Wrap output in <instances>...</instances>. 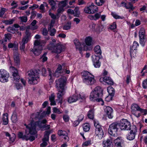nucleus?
<instances>
[{
  "label": "nucleus",
  "instance_id": "nucleus-1",
  "mask_svg": "<svg viewBox=\"0 0 147 147\" xmlns=\"http://www.w3.org/2000/svg\"><path fill=\"white\" fill-rule=\"evenodd\" d=\"M103 95L102 90L99 86L96 87L93 91L90 94V99L91 101H96L98 102H101V104L103 105L104 102L101 98Z\"/></svg>",
  "mask_w": 147,
  "mask_h": 147
},
{
  "label": "nucleus",
  "instance_id": "nucleus-2",
  "mask_svg": "<svg viewBox=\"0 0 147 147\" xmlns=\"http://www.w3.org/2000/svg\"><path fill=\"white\" fill-rule=\"evenodd\" d=\"M39 71L36 70H30L28 71L26 75L29 79V83L33 85L37 84L39 78Z\"/></svg>",
  "mask_w": 147,
  "mask_h": 147
},
{
  "label": "nucleus",
  "instance_id": "nucleus-3",
  "mask_svg": "<svg viewBox=\"0 0 147 147\" xmlns=\"http://www.w3.org/2000/svg\"><path fill=\"white\" fill-rule=\"evenodd\" d=\"M83 82L87 85H91L94 84L96 80L94 76L87 71H84L81 73Z\"/></svg>",
  "mask_w": 147,
  "mask_h": 147
},
{
  "label": "nucleus",
  "instance_id": "nucleus-4",
  "mask_svg": "<svg viewBox=\"0 0 147 147\" xmlns=\"http://www.w3.org/2000/svg\"><path fill=\"white\" fill-rule=\"evenodd\" d=\"M42 123L39 121L35 122L34 123H30L28 125L24 124L26 128L28 130L30 134H35L37 133L36 128L37 127L42 128L43 125Z\"/></svg>",
  "mask_w": 147,
  "mask_h": 147
},
{
  "label": "nucleus",
  "instance_id": "nucleus-5",
  "mask_svg": "<svg viewBox=\"0 0 147 147\" xmlns=\"http://www.w3.org/2000/svg\"><path fill=\"white\" fill-rule=\"evenodd\" d=\"M50 110L51 107H48L47 109V111H44L42 114V115H40V113L38 112H37L36 113L32 114L30 116V118L32 119V120L30 123H32V122L34 123V120L40 119H42L44 115H49L51 112Z\"/></svg>",
  "mask_w": 147,
  "mask_h": 147
},
{
  "label": "nucleus",
  "instance_id": "nucleus-6",
  "mask_svg": "<svg viewBox=\"0 0 147 147\" xmlns=\"http://www.w3.org/2000/svg\"><path fill=\"white\" fill-rule=\"evenodd\" d=\"M63 47V46L60 43L55 45H54L53 43H50L48 46V48L49 50H52L53 52L58 54L60 53L62 51Z\"/></svg>",
  "mask_w": 147,
  "mask_h": 147
},
{
  "label": "nucleus",
  "instance_id": "nucleus-7",
  "mask_svg": "<svg viewBox=\"0 0 147 147\" xmlns=\"http://www.w3.org/2000/svg\"><path fill=\"white\" fill-rule=\"evenodd\" d=\"M118 126H119L118 124L116 122L113 123L109 125L108 129V132L111 136L112 138L117 136V132L118 130Z\"/></svg>",
  "mask_w": 147,
  "mask_h": 147
},
{
  "label": "nucleus",
  "instance_id": "nucleus-8",
  "mask_svg": "<svg viewBox=\"0 0 147 147\" xmlns=\"http://www.w3.org/2000/svg\"><path fill=\"white\" fill-rule=\"evenodd\" d=\"M67 79L65 76H61L55 80V86L57 89H65V87L66 84Z\"/></svg>",
  "mask_w": 147,
  "mask_h": 147
},
{
  "label": "nucleus",
  "instance_id": "nucleus-9",
  "mask_svg": "<svg viewBox=\"0 0 147 147\" xmlns=\"http://www.w3.org/2000/svg\"><path fill=\"white\" fill-rule=\"evenodd\" d=\"M119 126L121 130H129L131 129V123L126 119H123L121 120Z\"/></svg>",
  "mask_w": 147,
  "mask_h": 147
},
{
  "label": "nucleus",
  "instance_id": "nucleus-10",
  "mask_svg": "<svg viewBox=\"0 0 147 147\" xmlns=\"http://www.w3.org/2000/svg\"><path fill=\"white\" fill-rule=\"evenodd\" d=\"M94 124L95 127V135L98 138L101 139L103 137L104 134L103 130L98 122L94 121Z\"/></svg>",
  "mask_w": 147,
  "mask_h": 147
},
{
  "label": "nucleus",
  "instance_id": "nucleus-11",
  "mask_svg": "<svg viewBox=\"0 0 147 147\" xmlns=\"http://www.w3.org/2000/svg\"><path fill=\"white\" fill-rule=\"evenodd\" d=\"M9 77V74L6 70L1 69L0 70V81L2 82H7Z\"/></svg>",
  "mask_w": 147,
  "mask_h": 147
},
{
  "label": "nucleus",
  "instance_id": "nucleus-12",
  "mask_svg": "<svg viewBox=\"0 0 147 147\" xmlns=\"http://www.w3.org/2000/svg\"><path fill=\"white\" fill-rule=\"evenodd\" d=\"M10 70L12 76L14 80L16 82L19 81L20 79V76L18 73V70L13 67H10Z\"/></svg>",
  "mask_w": 147,
  "mask_h": 147
},
{
  "label": "nucleus",
  "instance_id": "nucleus-13",
  "mask_svg": "<svg viewBox=\"0 0 147 147\" xmlns=\"http://www.w3.org/2000/svg\"><path fill=\"white\" fill-rule=\"evenodd\" d=\"M140 108L138 105L136 104H134L131 106V112L133 115L138 118L141 115L140 113L138 112Z\"/></svg>",
  "mask_w": 147,
  "mask_h": 147
},
{
  "label": "nucleus",
  "instance_id": "nucleus-14",
  "mask_svg": "<svg viewBox=\"0 0 147 147\" xmlns=\"http://www.w3.org/2000/svg\"><path fill=\"white\" fill-rule=\"evenodd\" d=\"M130 133L127 136V138L129 140H133L135 137L137 131L136 127L135 125H133L130 129Z\"/></svg>",
  "mask_w": 147,
  "mask_h": 147
},
{
  "label": "nucleus",
  "instance_id": "nucleus-15",
  "mask_svg": "<svg viewBox=\"0 0 147 147\" xmlns=\"http://www.w3.org/2000/svg\"><path fill=\"white\" fill-rule=\"evenodd\" d=\"M34 47L33 49H30L31 51H32L36 56H38L40 55L42 49V47L40 46H38L34 44Z\"/></svg>",
  "mask_w": 147,
  "mask_h": 147
},
{
  "label": "nucleus",
  "instance_id": "nucleus-16",
  "mask_svg": "<svg viewBox=\"0 0 147 147\" xmlns=\"http://www.w3.org/2000/svg\"><path fill=\"white\" fill-rule=\"evenodd\" d=\"M92 61L93 65L96 68H99L100 66V62L99 61L100 59V56L93 55L92 56Z\"/></svg>",
  "mask_w": 147,
  "mask_h": 147
},
{
  "label": "nucleus",
  "instance_id": "nucleus-17",
  "mask_svg": "<svg viewBox=\"0 0 147 147\" xmlns=\"http://www.w3.org/2000/svg\"><path fill=\"white\" fill-rule=\"evenodd\" d=\"M111 138L112 140H114L115 147H122V145L124 142L123 140L120 139L119 138H117L116 139L111 137Z\"/></svg>",
  "mask_w": 147,
  "mask_h": 147
},
{
  "label": "nucleus",
  "instance_id": "nucleus-18",
  "mask_svg": "<svg viewBox=\"0 0 147 147\" xmlns=\"http://www.w3.org/2000/svg\"><path fill=\"white\" fill-rule=\"evenodd\" d=\"M58 92L57 93V97L58 99L57 100H59V102L61 103L63 99V96L65 93V89H58Z\"/></svg>",
  "mask_w": 147,
  "mask_h": 147
},
{
  "label": "nucleus",
  "instance_id": "nucleus-19",
  "mask_svg": "<svg viewBox=\"0 0 147 147\" xmlns=\"http://www.w3.org/2000/svg\"><path fill=\"white\" fill-rule=\"evenodd\" d=\"M13 58L15 65L18 66L20 64L19 54L17 51L14 52Z\"/></svg>",
  "mask_w": 147,
  "mask_h": 147
},
{
  "label": "nucleus",
  "instance_id": "nucleus-20",
  "mask_svg": "<svg viewBox=\"0 0 147 147\" xmlns=\"http://www.w3.org/2000/svg\"><path fill=\"white\" fill-rule=\"evenodd\" d=\"M105 111L109 118L111 119L113 117V110L111 107L109 106L107 107L105 109Z\"/></svg>",
  "mask_w": 147,
  "mask_h": 147
},
{
  "label": "nucleus",
  "instance_id": "nucleus-21",
  "mask_svg": "<svg viewBox=\"0 0 147 147\" xmlns=\"http://www.w3.org/2000/svg\"><path fill=\"white\" fill-rule=\"evenodd\" d=\"M100 81L101 82L103 81L109 85H112L113 84L112 79L109 77L105 76L103 78H101L100 79Z\"/></svg>",
  "mask_w": 147,
  "mask_h": 147
},
{
  "label": "nucleus",
  "instance_id": "nucleus-22",
  "mask_svg": "<svg viewBox=\"0 0 147 147\" xmlns=\"http://www.w3.org/2000/svg\"><path fill=\"white\" fill-rule=\"evenodd\" d=\"M74 42L77 50H79L80 51V54H82V47L81 44L79 42V40L77 39H75L74 40Z\"/></svg>",
  "mask_w": 147,
  "mask_h": 147
},
{
  "label": "nucleus",
  "instance_id": "nucleus-23",
  "mask_svg": "<svg viewBox=\"0 0 147 147\" xmlns=\"http://www.w3.org/2000/svg\"><path fill=\"white\" fill-rule=\"evenodd\" d=\"M25 34L26 35L22 39L21 42L25 44L28 42L30 38V33L28 30H26Z\"/></svg>",
  "mask_w": 147,
  "mask_h": 147
},
{
  "label": "nucleus",
  "instance_id": "nucleus-24",
  "mask_svg": "<svg viewBox=\"0 0 147 147\" xmlns=\"http://www.w3.org/2000/svg\"><path fill=\"white\" fill-rule=\"evenodd\" d=\"M78 96L77 94H74L69 97L68 98V102L70 103L76 102L78 100Z\"/></svg>",
  "mask_w": 147,
  "mask_h": 147
},
{
  "label": "nucleus",
  "instance_id": "nucleus-25",
  "mask_svg": "<svg viewBox=\"0 0 147 147\" xmlns=\"http://www.w3.org/2000/svg\"><path fill=\"white\" fill-rule=\"evenodd\" d=\"M102 146L103 147H113V144L111 141L107 139L103 142Z\"/></svg>",
  "mask_w": 147,
  "mask_h": 147
},
{
  "label": "nucleus",
  "instance_id": "nucleus-26",
  "mask_svg": "<svg viewBox=\"0 0 147 147\" xmlns=\"http://www.w3.org/2000/svg\"><path fill=\"white\" fill-rule=\"evenodd\" d=\"M100 13H97L94 15H90L88 16V18L91 20H96L100 18Z\"/></svg>",
  "mask_w": 147,
  "mask_h": 147
},
{
  "label": "nucleus",
  "instance_id": "nucleus-27",
  "mask_svg": "<svg viewBox=\"0 0 147 147\" xmlns=\"http://www.w3.org/2000/svg\"><path fill=\"white\" fill-rule=\"evenodd\" d=\"M90 12L91 13H93L98 11V7L94 5L93 3H92L90 5Z\"/></svg>",
  "mask_w": 147,
  "mask_h": 147
},
{
  "label": "nucleus",
  "instance_id": "nucleus-28",
  "mask_svg": "<svg viewBox=\"0 0 147 147\" xmlns=\"http://www.w3.org/2000/svg\"><path fill=\"white\" fill-rule=\"evenodd\" d=\"M28 131V130L27 129H27L26 130V134L23 135V133L21 132H19L18 133V137L19 138H22V139L23 140H26V139L27 138L26 136L27 135V132Z\"/></svg>",
  "mask_w": 147,
  "mask_h": 147
},
{
  "label": "nucleus",
  "instance_id": "nucleus-29",
  "mask_svg": "<svg viewBox=\"0 0 147 147\" xmlns=\"http://www.w3.org/2000/svg\"><path fill=\"white\" fill-rule=\"evenodd\" d=\"M46 42L44 40H35L34 42V44L38 45V46H40L42 47L43 44H45Z\"/></svg>",
  "mask_w": 147,
  "mask_h": 147
},
{
  "label": "nucleus",
  "instance_id": "nucleus-30",
  "mask_svg": "<svg viewBox=\"0 0 147 147\" xmlns=\"http://www.w3.org/2000/svg\"><path fill=\"white\" fill-rule=\"evenodd\" d=\"M107 90L109 94L111 96L113 97L115 94V90L111 86H109L107 88Z\"/></svg>",
  "mask_w": 147,
  "mask_h": 147
},
{
  "label": "nucleus",
  "instance_id": "nucleus-31",
  "mask_svg": "<svg viewBox=\"0 0 147 147\" xmlns=\"http://www.w3.org/2000/svg\"><path fill=\"white\" fill-rule=\"evenodd\" d=\"M51 133L50 131H48L45 132V134L44 138L42 140L46 142L48 141L49 140V135Z\"/></svg>",
  "mask_w": 147,
  "mask_h": 147
},
{
  "label": "nucleus",
  "instance_id": "nucleus-32",
  "mask_svg": "<svg viewBox=\"0 0 147 147\" xmlns=\"http://www.w3.org/2000/svg\"><path fill=\"white\" fill-rule=\"evenodd\" d=\"M52 27H48V29L50 35L51 36H54L56 32V30L54 28H52Z\"/></svg>",
  "mask_w": 147,
  "mask_h": 147
},
{
  "label": "nucleus",
  "instance_id": "nucleus-33",
  "mask_svg": "<svg viewBox=\"0 0 147 147\" xmlns=\"http://www.w3.org/2000/svg\"><path fill=\"white\" fill-rule=\"evenodd\" d=\"M3 124L7 125L8 123V115L7 113L4 114L2 118Z\"/></svg>",
  "mask_w": 147,
  "mask_h": 147
},
{
  "label": "nucleus",
  "instance_id": "nucleus-34",
  "mask_svg": "<svg viewBox=\"0 0 147 147\" xmlns=\"http://www.w3.org/2000/svg\"><path fill=\"white\" fill-rule=\"evenodd\" d=\"M94 51L96 54L101 55L102 53V51L100 49V47L99 45L95 46L94 49Z\"/></svg>",
  "mask_w": 147,
  "mask_h": 147
},
{
  "label": "nucleus",
  "instance_id": "nucleus-35",
  "mask_svg": "<svg viewBox=\"0 0 147 147\" xmlns=\"http://www.w3.org/2000/svg\"><path fill=\"white\" fill-rule=\"evenodd\" d=\"M78 100H80V102L85 101L86 99V96L84 94L82 93L81 94L78 95Z\"/></svg>",
  "mask_w": 147,
  "mask_h": 147
},
{
  "label": "nucleus",
  "instance_id": "nucleus-36",
  "mask_svg": "<svg viewBox=\"0 0 147 147\" xmlns=\"http://www.w3.org/2000/svg\"><path fill=\"white\" fill-rule=\"evenodd\" d=\"M125 5V6L126 9H130L131 10H133L135 8V7L133 6V5L131 3H128L127 4L122 2L121 3H124Z\"/></svg>",
  "mask_w": 147,
  "mask_h": 147
},
{
  "label": "nucleus",
  "instance_id": "nucleus-37",
  "mask_svg": "<svg viewBox=\"0 0 147 147\" xmlns=\"http://www.w3.org/2000/svg\"><path fill=\"white\" fill-rule=\"evenodd\" d=\"M94 111L93 109L90 110L88 112V116L89 118L93 119L94 118Z\"/></svg>",
  "mask_w": 147,
  "mask_h": 147
},
{
  "label": "nucleus",
  "instance_id": "nucleus-38",
  "mask_svg": "<svg viewBox=\"0 0 147 147\" xmlns=\"http://www.w3.org/2000/svg\"><path fill=\"white\" fill-rule=\"evenodd\" d=\"M49 14L53 19L55 20H58L60 16V15H59L58 13H57L55 15L51 12L49 13Z\"/></svg>",
  "mask_w": 147,
  "mask_h": 147
},
{
  "label": "nucleus",
  "instance_id": "nucleus-39",
  "mask_svg": "<svg viewBox=\"0 0 147 147\" xmlns=\"http://www.w3.org/2000/svg\"><path fill=\"white\" fill-rule=\"evenodd\" d=\"M92 40V38L90 36H88L86 38L85 42L86 45L90 46L91 45Z\"/></svg>",
  "mask_w": 147,
  "mask_h": 147
},
{
  "label": "nucleus",
  "instance_id": "nucleus-40",
  "mask_svg": "<svg viewBox=\"0 0 147 147\" xmlns=\"http://www.w3.org/2000/svg\"><path fill=\"white\" fill-rule=\"evenodd\" d=\"M71 27V23L70 22H68L63 27V30H69Z\"/></svg>",
  "mask_w": 147,
  "mask_h": 147
},
{
  "label": "nucleus",
  "instance_id": "nucleus-41",
  "mask_svg": "<svg viewBox=\"0 0 147 147\" xmlns=\"http://www.w3.org/2000/svg\"><path fill=\"white\" fill-rule=\"evenodd\" d=\"M14 21V20L13 19H9V20H4L2 22L3 23L5 24L10 25L12 24Z\"/></svg>",
  "mask_w": 147,
  "mask_h": 147
},
{
  "label": "nucleus",
  "instance_id": "nucleus-42",
  "mask_svg": "<svg viewBox=\"0 0 147 147\" xmlns=\"http://www.w3.org/2000/svg\"><path fill=\"white\" fill-rule=\"evenodd\" d=\"M62 68V66L60 65L58 66V68L57 69L56 71L55 72V76L57 77H58L59 76H58V75L59 74H60V71L61 70Z\"/></svg>",
  "mask_w": 147,
  "mask_h": 147
},
{
  "label": "nucleus",
  "instance_id": "nucleus-43",
  "mask_svg": "<svg viewBox=\"0 0 147 147\" xmlns=\"http://www.w3.org/2000/svg\"><path fill=\"white\" fill-rule=\"evenodd\" d=\"M30 134L29 132L27 134L26 136V138L27 139H26V140L27 141L28 140H29L31 141H33L35 139V137L33 136H31L30 135ZM31 135L32 134H31Z\"/></svg>",
  "mask_w": 147,
  "mask_h": 147
},
{
  "label": "nucleus",
  "instance_id": "nucleus-44",
  "mask_svg": "<svg viewBox=\"0 0 147 147\" xmlns=\"http://www.w3.org/2000/svg\"><path fill=\"white\" fill-rule=\"evenodd\" d=\"M7 30L13 34L15 33L16 31V29L13 27L9 26L7 29Z\"/></svg>",
  "mask_w": 147,
  "mask_h": 147
},
{
  "label": "nucleus",
  "instance_id": "nucleus-45",
  "mask_svg": "<svg viewBox=\"0 0 147 147\" xmlns=\"http://www.w3.org/2000/svg\"><path fill=\"white\" fill-rule=\"evenodd\" d=\"M105 0H95L96 4L99 6L103 5L105 2Z\"/></svg>",
  "mask_w": 147,
  "mask_h": 147
},
{
  "label": "nucleus",
  "instance_id": "nucleus-46",
  "mask_svg": "<svg viewBox=\"0 0 147 147\" xmlns=\"http://www.w3.org/2000/svg\"><path fill=\"white\" fill-rule=\"evenodd\" d=\"M139 34L140 38H144L145 30L144 29H141L139 31Z\"/></svg>",
  "mask_w": 147,
  "mask_h": 147
},
{
  "label": "nucleus",
  "instance_id": "nucleus-47",
  "mask_svg": "<svg viewBox=\"0 0 147 147\" xmlns=\"http://www.w3.org/2000/svg\"><path fill=\"white\" fill-rule=\"evenodd\" d=\"M74 16H75L78 17L80 14V11L79 10V7H76L74 9Z\"/></svg>",
  "mask_w": 147,
  "mask_h": 147
},
{
  "label": "nucleus",
  "instance_id": "nucleus-48",
  "mask_svg": "<svg viewBox=\"0 0 147 147\" xmlns=\"http://www.w3.org/2000/svg\"><path fill=\"white\" fill-rule=\"evenodd\" d=\"M83 127L84 130L85 132L88 131L90 128L89 124L87 123L84 124Z\"/></svg>",
  "mask_w": 147,
  "mask_h": 147
},
{
  "label": "nucleus",
  "instance_id": "nucleus-49",
  "mask_svg": "<svg viewBox=\"0 0 147 147\" xmlns=\"http://www.w3.org/2000/svg\"><path fill=\"white\" fill-rule=\"evenodd\" d=\"M48 2L51 6L52 9H55V2L53 0H48Z\"/></svg>",
  "mask_w": 147,
  "mask_h": 147
},
{
  "label": "nucleus",
  "instance_id": "nucleus-50",
  "mask_svg": "<svg viewBox=\"0 0 147 147\" xmlns=\"http://www.w3.org/2000/svg\"><path fill=\"white\" fill-rule=\"evenodd\" d=\"M58 134L59 136H64V135H68L66 131L62 130H59L58 132Z\"/></svg>",
  "mask_w": 147,
  "mask_h": 147
},
{
  "label": "nucleus",
  "instance_id": "nucleus-51",
  "mask_svg": "<svg viewBox=\"0 0 147 147\" xmlns=\"http://www.w3.org/2000/svg\"><path fill=\"white\" fill-rule=\"evenodd\" d=\"M111 14L116 19H123L124 18L123 17H121L118 16L115 12H112Z\"/></svg>",
  "mask_w": 147,
  "mask_h": 147
},
{
  "label": "nucleus",
  "instance_id": "nucleus-52",
  "mask_svg": "<svg viewBox=\"0 0 147 147\" xmlns=\"http://www.w3.org/2000/svg\"><path fill=\"white\" fill-rule=\"evenodd\" d=\"M136 49H133L130 48V55L131 57H134L136 55Z\"/></svg>",
  "mask_w": 147,
  "mask_h": 147
},
{
  "label": "nucleus",
  "instance_id": "nucleus-53",
  "mask_svg": "<svg viewBox=\"0 0 147 147\" xmlns=\"http://www.w3.org/2000/svg\"><path fill=\"white\" fill-rule=\"evenodd\" d=\"M19 19L22 22H26L27 21V18L26 16H20Z\"/></svg>",
  "mask_w": 147,
  "mask_h": 147
},
{
  "label": "nucleus",
  "instance_id": "nucleus-54",
  "mask_svg": "<svg viewBox=\"0 0 147 147\" xmlns=\"http://www.w3.org/2000/svg\"><path fill=\"white\" fill-rule=\"evenodd\" d=\"M17 117L16 114L13 113L11 119L13 122H16L17 121Z\"/></svg>",
  "mask_w": 147,
  "mask_h": 147
},
{
  "label": "nucleus",
  "instance_id": "nucleus-55",
  "mask_svg": "<svg viewBox=\"0 0 147 147\" xmlns=\"http://www.w3.org/2000/svg\"><path fill=\"white\" fill-rule=\"evenodd\" d=\"M41 32L44 36L47 35L48 33V30L46 28H43Z\"/></svg>",
  "mask_w": 147,
  "mask_h": 147
},
{
  "label": "nucleus",
  "instance_id": "nucleus-56",
  "mask_svg": "<svg viewBox=\"0 0 147 147\" xmlns=\"http://www.w3.org/2000/svg\"><path fill=\"white\" fill-rule=\"evenodd\" d=\"M47 54V53H45L40 57V59H42V61L43 62H45L47 60V58L46 57Z\"/></svg>",
  "mask_w": 147,
  "mask_h": 147
},
{
  "label": "nucleus",
  "instance_id": "nucleus-57",
  "mask_svg": "<svg viewBox=\"0 0 147 147\" xmlns=\"http://www.w3.org/2000/svg\"><path fill=\"white\" fill-rule=\"evenodd\" d=\"M64 10V9L63 8V7H61L59 6L58 9L57 10V13H58L59 15H60V13L63 11Z\"/></svg>",
  "mask_w": 147,
  "mask_h": 147
},
{
  "label": "nucleus",
  "instance_id": "nucleus-58",
  "mask_svg": "<svg viewBox=\"0 0 147 147\" xmlns=\"http://www.w3.org/2000/svg\"><path fill=\"white\" fill-rule=\"evenodd\" d=\"M138 46V43L136 41H134L132 46L130 48L133 49H136V48Z\"/></svg>",
  "mask_w": 147,
  "mask_h": 147
},
{
  "label": "nucleus",
  "instance_id": "nucleus-59",
  "mask_svg": "<svg viewBox=\"0 0 147 147\" xmlns=\"http://www.w3.org/2000/svg\"><path fill=\"white\" fill-rule=\"evenodd\" d=\"M44 8L45 6L43 4H41L39 7V9L40 10L41 13H43L46 11Z\"/></svg>",
  "mask_w": 147,
  "mask_h": 147
},
{
  "label": "nucleus",
  "instance_id": "nucleus-60",
  "mask_svg": "<svg viewBox=\"0 0 147 147\" xmlns=\"http://www.w3.org/2000/svg\"><path fill=\"white\" fill-rule=\"evenodd\" d=\"M145 38H140V44L142 46H144L145 45Z\"/></svg>",
  "mask_w": 147,
  "mask_h": 147
},
{
  "label": "nucleus",
  "instance_id": "nucleus-61",
  "mask_svg": "<svg viewBox=\"0 0 147 147\" xmlns=\"http://www.w3.org/2000/svg\"><path fill=\"white\" fill-rule=\"evenodd\" d=\"M139 111L143 115H146L147 114V110L146 109H144L141 108Z\"/></svg>",
  "mask_w": 147,
  "mask_h": 147
},
{
  "label": "nucleus",
  "instance_id": "nucleus-62",
  "mask_svg": "<svg viewBox=\"0 0 147 147\" xmlns=\"http://www.w3.org/2000/svg\"><path fill=\"white\" fill-rule=\"evenodd\" d=\"M142 86L143 88L144 89L147 88V78L143 81Z\"/></svg>",
  "mask_w": 147,
  "mask_h": 147
},
{
  "label": "nucleus",
  "instance_id": "nucleus-63",
  "mask_svg": "<svg viewBox=\"0 0 147 147\" xmlns=\"http://www.w3.org/2000/svg\"><path fill=\"white\" fill-rule=\"evenodd\" d=\"M63 120L65 122H67L69 120V117L68 115H64L63 116Z\"/></svg>",
  "mask_w": 147,
  "mask_h": 147
},
{
  "label": "nucleus",
  "instance_id": "nucleus-64",
  "mask_svg": "<svg viewBox=\"0 0 147 147\" xmlns=\"http://www.w3.org/2000/svg\"><path fill=\"white\" fill-rule=\"evenodd\" d=\"M6 9L4 8H2L0 11V17H2L6 11Z\"/></svg>",
  "mask_w": 147,
  "mask_h": 147
}]
</instances>
